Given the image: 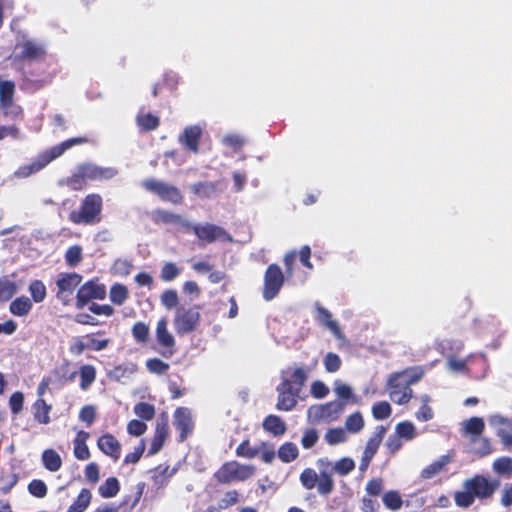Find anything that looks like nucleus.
Listing matches in <instances>:
<instances>
[{
	"mask_svg": "<svg viewBox=\"0 0 512 512\" xmlns=\"http://www.w3.org/2000/svg\"><path fill=\"white\" fill-rule=\"evenodd\" d=\"M89 141L86 136H79L69 138L50 149L39 153L37 157L28 165L21 166L16 174L19 177H29L30 175L39 172L46 167L50 162L60 157L66 150L70 149L75 145L85 144Z\"/></svg>",
	"mask_w": 512,
	"mask_h": 512,
	"instance_id": "f257e3e1",
	"label": "nucleus"
},
{
	"mask_svg": "<svg viewBox=\"0 0 512 512\" xmlns=\"http://www.w3.org/2000/svg\"><path fill=\"white\" fill-rule=\"evenodd\" d=\"M320 470V482L318 493L321 496H328L334 490V480L332 474L335 472L341 476H345L355 469V462L349 457L339 459L335 464L327 458H322L317 461Z\"/></svg>",
	"mask_w": 512,
	"mask_h": 512,
	"instance_id": "f03ea898",
	"label": "nucleus"
},
{
	"mask_svg": "<svg viewBox=\"0 0 512 512\" xmlns=\"http://www.w3.org/2000/svg\"><path fill=\"white\" fill-rule=\"evenodd\" d=\"M103 199L97 193L86 195L76 210L69 213L68 219L75 225H96L102 221Z\"/></svg>",
	"mask_w": 512,
	"mask_h": 512,
	"instance_id": "7ed1b4c3",
	"label": "nucleus"
},
{
	"mask_svg": "<svg viewBox=\"0 0 512 512\" xmlns=\"http://www.w3.org/2000/svg\"><path fill=\"white\" fill-rule=\"evenodd\" d=\"M15 50V61L18 63L41 62L47 57L46 45L26 34L17 39Z\"/></svg>",
	"mask_w": 512,
	"mask_h": 512,
	"instance_id": "20e7f679",
	"label": "nucleus"
},
{
	"mask_svg": "<svg viewBox=\"0 0 512 512\" xmlns=\"http://www.w3.org/2000/svg\"><path fill=\"white\" fill-rule=\"evenodd\" d=\"M255 472L254 465L231 460L223 463L213 477L218 484H230L236 481H245L251 478Z\"/></svg>",
	"mask_w": 512,
	"mask_h": 512,
	"instance_id": "39448f33",
	"label": "nucleus"
},
{
	"mask_svg": "<svg viewBox=\"0 0 512 512\" xmlns=\"http://www.w3.org/2000/svg\"><path fill=\"white\" fill-rule=\"evenodd\" d=\"M200 305H179L175 310L173 325L178 336L194 332L201 321Z\"/></svg>",
	"mask_w": 512,
	"mask_h": 512,
	"instance_id": "423d86ee",
	"label": "nucleus"
},
{
	"mask_svg": "<svg viewBox=\"0 0 512 512\" xmlns=\"http://www.w3.org/2000/svg\"><path fill=\"white\" fill-rule=\"evenodd\" d=\"M141 186L147 192L156 195L164 202H168L173 205H181L184 202V196L180 189L170 183L156 178H147L141 182Z\"/></svg>",
	"mask_w": 512,
	"mask_h": 512,
	"instance_id": "0eeeda50",
	"label": "nucleus"
},
{
	"mask_svg": "<svg viewBox=\"0 0 512 512\" xmlns=\"http://www.w3.org/2000/svg\"><path fill=\"white\" fill-rule=\"evenodd\" d=\"M186 232L192 231L200 245L220 242H232V236L221 226L213 223L192 224L188 222Z\"/></svg>",
	"mask_w": 512,
	"mask_h": 512,
	"instance_id": "6e6552de",
	"label": "nucleus"
},
{
	"mask_svg": "<svg viewBox=\"0 0 512 512\" xmlns=\"http://www.w3.org/2000/svg\"><path fill=\"white\" fill-rule=\"evenodd\" d=\"M104 331L89 333L84 336L74 337L70 343L69 351L73 355H81L85 350L101 351L106 349L110 344L109 338H97L104 335Z\"/></svg>",
	"mask_w": 512,
	"mask_h": 512,
	"instance_id": "1a4fd4ad",
	"label": "nucleus"
},
{
	"mask_svg": "<svg viewBox=\"0 0 512 512\" xmlns=\"http://www.w3.org/2000/svg\"><path fill=\"white\" fill-rule=\"evenodd\" d=\"M285 282V275L279 265L270 264L264 273L262 296L266 301L273 300Z\"/></svg>",
	"mask_w": 512,
	"mask_h": 512,
	"instance_id": "9d476101",
	"label": "nucleus"
},
{
	"mask_svg": "<svg viewBox=\"0 0 512 512\" xmlns=\"http://www.w3.org/2000/svg\"><path fill=\"white\" fill-rule=\"evenodd\" d=\"M106 295V286L98 278L88 280L77 291L76 306L83 308L92 300H104Z\"/></svg>",
	"mask_w": 512,
	"mask_h": 512,
	"instance_id": "9b49d317",
	"label": "nucleus"
},
{
	"mask_svg": "<svg viewBox=\"0 0 512 512\" xmlns=\"http://www.w3.org/2000/svg\"><path fill=\"white\" fill-rule=\"evenodd\" d=\"M346 402L334 400L325 404L313 405L309 408V415L316 421H334L343 413Z\"/></svg>",
	"mask_w": 512,
	"mask_h": 512,
	"instance_id": "f8f14e48",
	"label": "nucleus"
},
{
	"mask_svg": "<svg viewBox=\"0 0 512 512\" xmlns=\"http://www.w3.org/2000/svg\"><path fill=\"white\" fill-rule=\"evenodd\" d=\"M401 379V373L392 374L388 380V386L392 400L399 405H404L412 399L413 390L405 381H402Z\"/></svg>",
	"mask_w": 512,
	"mask_h": 512,
	"instance_id": "ddd939ff",
	"label": "nucleus"
},
{
	"mask_svg": "<svg viewBox=\"0 0 512 512\" xmlns=\"http://www.w3.org/2000/svg\"><path fill=\"white\" fill-rule=\"evenodd\" d=\"M499 481H489L482 475H476L467 480L464 484L465 489H470L475 497L485 499L491 497L499 486Z\"/></svg>",
	"mask_w": 512,
	"mask_h": 512,
	"instance_id": "4468645a",
	"label": "nucleus"
},
{
	"mask_svg": "<svg viewBox=\"0 0 512 512\" xmlns=\"http://www.w3.org/2000/svg\"><path fill=\"white\" fill-rule=\"evenodd\" d=\"M156 340L161 346L160 354L165 358H170L175 353V339L168 330L166 318H161L156 326Z\"/></svg>",
	"mask_w": 512,
	"mask_h": 512,
	"instance_id": "2eb2a0df",
	"label": "nucleus"
},
{
	"mask_svg": "<svg viewBox=\"0 0 512 512\" xmlns=\"http://www.w3.org/2000/svg\"><path fill=\"white\" fill-rule=\"evenodd\" d=\"M82 279V275L76 272L60 273L56 280L57 297L66 302V298L73 294L75 288L82 282Z\"/></svg>",
	"mask_w": 512,
	"mask_h": 512,
	"instance_id": "dca6fc26",
	"label": "nucleus"
},
{
	"mask_svg": "<svg viewBox=\"0 0 512 512\" xmlns=\"http://www.w3.org/2000/svg\"><path fill=\"white\" fill-rule=\"evenodd\" d=\"M385 433H386V428L382 425L378 426L376 428V432L374 433V435L371 438H369V440L367 441L366 446L363 451V454H362L360 466H359V469L361 471H365L368 468V466L370 465L373 457L375 456V454L377 453V451L381 445V442L384 438Z\"/></svg>",
	"mask_w": 512,
	"mask_h": 512,
	"instance_id": "f3484780",
	"label": "nucleus"
},
{
	"mask_svg": "<svg viewBox=\"0 0 512 512\" xmlns=\"http://www.w3.org/2000/svg\"><path fill=\"white\" fill-rule=\"evenodd\" d=\"M169 436V420L165 413H162L156 421L154 436L151 440L149 455L158 453Z\"/></svg>",
	"mask_w": 512,
	"mask_h": 512,
	"instance_id": "a211bd4d",
	"label": "nucleus"
},
{
	"mask_svg": "<svg viewBox=\"0 0 512 512\" xmlns=\"http://www.w3.org/2000/svg\"><path fill=\"white\" fill-rule=\"evenodd\" d=\"M174 426L179 431V441L183 442L192 433L194 422L191 411L186 407H178L174 412Z\"/></svg>",
	"mask_w": 512,
	"mask_h": 512,
	"instance_id": "6ab92c4d",
	"label": "nucleus"
},
{
	"mask_svg": "<svg viewBox=\"0 0 512 512\" xmlns=\"http://www.w3.org/2000/svg\"><path fill=\"white\" fill-rule=\"evenodd\" d=\"M278 393L276 408L279 411H291L297 403L300 392L296 389H292L290 384L281 385L276 387Z\"/></svg>",
	"mask_w": 512,
	"mask_h": 512,
	"instance_id": "aec40b11",
	"label": "nucleus"
},
{
	"mask_svg": "<svg viewBox=\"0 0 512 512\" xmlns=\"http://www.w3.org/2000/svg\"><path fill=\"white\" fill-rule=\"evenodd\" d=\"M307 371L301 367H289L281 373V385L290 384L292 389L301 392L307 381Z\"/></svg>",
	"mask_w": 512,
	"mask_h": 512,
	"instance_id": "412c9836",
	"label": "nucleus"
},
{
	"mask_svg": "<svg viewBox=\"0 0 512 512\" xmlns=\"http://www.w3.org/2000/svg\"><path fill=\"white\" fill-rule=\"evenodd\" d=\"M151 220L155 225L180 226L186 231L189 221L185 220L180 214L173 213L165 209H156L151 214Z\"/></svg>",
	"mask_w": 512,
	"mask_h": 512,
	"instance_id": "4be33fe9",
	"label": "nucleus"
},
{
	"mask_svg": "<svg viewBox=\"0 0 512 512\" xmlns=\"http://www.w3.org/2000/svg\"><path fill=\"white\" fill-rule=\"evenodd\" d=\"M97 447L103 454L109 456L114 461H117L121 456V444L111 433L101 435L97 440Z\"/></svg>",
	"mask_w": 512,
	"mask_h": 512,
	"instance_id": "5701e85b",
	"label": "nucleus"
},
{
	"mask_svg": "<svg viewBox=\"0 0 512 512\" xmlns=\"http://www.w3.org/2000/svg\"><path fill=\"white\" fill-rule=\"evenodd\" d=\"M202 130L199 126H188L184 129L179 141L191 152L198 153Z\"/></svg>",
	"mask_w": 512,
	"mask_h": 512,
	"instance_id": "b1692460",
	"label": "nucleus"
},
{
	"mask_svg": "<svg viewBox=\"0 0 512 512\" xmlns=\"http://www.w3.org/2000/svg\"><path fill=\"white\" fill-rule=\"evenodd\" d=\"M85 176L91 181L109 180L117 175V169L113 167H100L94 164L85 163Z\"/></svg>",
	"mask_w": 512,
	"mask_h": 512,
	"instance_id": "393cba45",
	"label": "nucleus"
},
{
	"mask_svg": "<svg viewBox=\"0 0 512 512\" xmlns=\"http://www.w3.org/2000/svg\"><path fill=\"white\" fill-rule=\"evenodd\" d=\"M89 437V432L84 430L77 432L76 437L73 440V454L76 459L84 461L91 457L89 447L86 443Z\"/></svg>",
	"mask_w": 512,
	"mask_h": 512,
	"instance_id": "a878e982",
	"label": "nucleus"
},
{
	"mask_svg": "<svg viewBox=\"0 0 512 512\" xmlns=\"http://www.w3.org/2000/svg\"><path fill=\"white\" fill-rule=\"evenodd\" d=\"M262 425L265 431L274 436H281L287 430L286 424L281 417L273 414L266 416Z\"/></svg>",
	"mask_w": 512,
	"mask_h": 512,
	"instance_id": "bb28decb",
	"label": "nucleus"
},
{
	"mask_svg": "<svg viewBox=\"0 0 512 512\" xmlns=\"http://www.w3.org/2000/svg\"><path fill=\"white\" fill-rule=\"evenodd\" d=\"M79 377V387L81 390L86 391L96 381L97 370L91 364H83L79 367Z\"/></svg>",
	"mask_w": 512,
	"mask_h": 512,
	"instance_id": "cd10ccee",
	"label": "nucleus"
},
{
	"mask_svg": "<svg viewBox=\"0 0 512 512\" xmlns=\"http://www.w3.org/2000/svg\"><path fill=\"white\" fill-rule=\"evenodd\" d=\"M52 407L43 398H38L33 404L34 420L39 424L50 423V411Z\"/></svg>",
	"mask_w": 512,
	"mask_h": 512,
	"instance_id": "c85d7f7f",
	"label": "nucleus"
},
{
	"mask_svg": "<svg viewBox=\"0 0 512 512\" xmlns=\"http://www.w3.org/2000/svg\"><path fill=\"white\" fill-rule=\"evenodd\" d=\"M317 311V320L325 327H327L330 331H332L336 336H340V328L338 323L332 319V314L320 304H316Z\"/></svg>",
	"mask_w": 512,
	"mask_h": 512,
	"instance_id": "c756f323",
	"label": "nucleus"
},
{
	"mask_svg": "<svg viewBox=\"0 0 512 512\" xmlns=\"http://www.w3.org/2000/svg\"><path fill=\"white\" fill-rule=\"evenodd\" d=\"M266 445L265 442H262L260 446L254 447L251 445L249 439H244L236 448L235 454L238 457L246 458V459H253L257 457L260 454V451L262 448H264Z\"/></svg>",
	"mask_w": 512,
	"mask_h": 512,
	"instance_id": "7c9ffc66",
	"label": "nucleus"
},
{
	"mask_svg": "<svg viewBox=\"0 0 512 512\" xmlns=\"http://www.w3.org/2000/svg\"><path fill=\"white\" fill-rule=\"evenodd\" d=\"M32 307V301L26 296H21L10 303L9 310L13 315L23 317L29 314Z\"/></svg>",
	"mask_w": 512,
	"mask_h": 512,
	"instance_id": "2f4dec72",
	"label": "nucleus"
},
{
	"mask_svg": "<svg viewBox=\"0 0 512 512\" xmlns=\"http://www.w3.org/2000/svg\"><path fill=\"white\" fill-rule=\"evenodd\" d=\"M91 499L90 490L82 488L75 501L68 507L67 512H84L89 507Z\"/></svg>",
	"mask_w": 512,
	"mask_h": 512,
	"instance_id": "473e14b6",
	"label": "nucleus"
},
{
	"mask_svg": "<svg viewBox=\"0 0 512 512\" xmlns=\"http://www.w3.org/2000/svg\"><path fill=\"white\" fill-rule=\"evenodd\" d=\"M43 466L50 472H56L62 467L60 455L53 449H46L42 453Z\"/></svg>",
	"mask_w": 512,
	"mask_h": 512,
	"instance_id": "72a5a7b5",
	"label": "nucleus"
},
{
	"mask_svg": "<svg viewBox=\"0 0 512 512\" xmlns=\"http://www.w3.org/2000/svg\"><path fill=\"white\" fill-rule=\"evenodd\" d=\"M450 462V459L448 456H442L440 459L432 462L427 467H425L421 471V478L423 479H431L434 476L441 473L446 465Z\"/></svg>",
	"mask_w": 512,
	"mask_h": 512,
	"instance_id": "f704fd0d",
	"label": "nucleus"
},
{
	"mask_svg": "<svg viewBox=\"0 0 512 512\" xmlns=\"http://www.w3.org/2000/svg\"><path fill=\"white\" fill-rule=\"evenodd\" d=\"M277 455L283 463H290L298 458L299 450L295 443L285 442L279 447Z\"/></svg>",
	"mask_w": 512,
	"mask_h": 512,
	"instance_id": "c9c22d12",
	"label": "nucleus"
},
{
	"mask_svg": "<svg viewBox=\"0 0 512 512\" xmlns=\"http://www.w3.org/2000/svg\"><path fill=\"white\" fill-rule=\"evenodd\" d=\"M109 297L113 304L121 306L129 298L128 288L124 284L115 283L110 288Z\"/></svg>",
	"mask_w": 512,
	"mask_h": 512,
	"instance_id": "e433bc0d",
	"label": "nucleus"
},
{
	"mask_svg": "<svg viewBox=\"0 0 512 512\" xmlns=\"http://www.w3.org/2000/svg\"><path fill=\"white\" fill-rule=\"evenodd\" d=\"M120 491V483L116 477L107 478L98 488V492L102 498L115 497Z\"/></svg>",
	"mask_w": 512,
	"mask_h": 512,
	"instance_id": "4c0bfd02",
	"label": "nucleus"
},
{
	"mask_svg": "<svg viewBox=\"0 0 512 512\" xmlns=\"http://www.w3.org/2000/svg\"><path fill=\"white\" fill-rule=\"evenodd\" d=\"M87 180L89 179L85 176V166L82 164L78 166L77 172L67 178V185L71 189L78 191L86 186Z\"/></svg>",
	"mask_w": 512,
	"mask_h": 512,
	"instance_id": "58836bf2",
	"label": "nucleus"
},
{
	"mask_svg": "<svg viewBox=\"0 0 512 512\" xmlns=\"http://www.w3.org/2000/svg\"><path fill=\"white\" fill-rule=\"evenodd\" d=\"M136 121L138 127L146 132L156 130L160 125L159 118L151 113L139 114Z\"/></svg>",
	"mask_w": 512,
	"mask_h": 512,
	"instance_id": "ea45409f",
	"label": "nucleus"
},
{
	"mask_svg": "<svg viewBox=\"0 0 512 512\" xmlns=\"http://www.w3.org/2000/svg\"><path fill=\"white\" fill-rule=\"evenodd\" d=\"M300 482L302 486L307 490H311L314 488L318 489L320 482V474L318 475L316 471L312 468H306L300 474Z\"/></svg>",
	"mask_w": 512,
	"mask_h": 512,
	"instance_id": "a19ab883",
	"label": "nucleus"
},
{
	"mask_svg": "<svg viewBox=\"0 0 512 512\" xmlns=\"http://www.w3.org/2000/svg\"><path fill=\"white\" fill-rule=\"evenodd\" d=\"M18 287L14 281L5 277L0 278V302L9 301L16 293Z\"/></svg>",
	"mask_w": 512,
	"mask_h": 512,
	"instance_id": "79ce46f5",
	"label": "nucleus"
},
{
	"mask_svg": "<svg viewBox=\"0 0 512 512\" xmlns=\"http://www.w3.org/2000/svg\"><path fill=\"white\" fill-rule=\"evenodd\" d=\"M324 439L328 445L334 446L347 441V434L344 428H330L326 431Z\"/></svg>",
	"mask_w": 512,
	"mask_h": 512,
	"instance_id": "37998d69",
	"label": "nucleus"
},
{
	"mask_svg": "<svg viewBox=\"0 0 512 512\" xmlns=\"http://www.w3.org/2000/svg\"><path fill=\"white\" fill-rule=\"evenodd\" d=\"M485 429L484 420L480 417H471L464 423V432L472 436H480Z\"/></svg>",
	"mask_w": 512,
	"mask_h": 512,
	"instance_id": "c03bdc74",
	"label": "nucleus"
},
{
	"mask_svg": "<svg viewBox=\"0 0 512 512\" xmlns=\"http://www.w3.org/2000/svg\"><path fill=\"white\" fill-rule=\"evenodd\" d=\"M15 83L11 80H0V104L14 101Z\"/></svg>",
	"mask_w": 512,
	"mask_h": 512,
	"instance_id": "a18cd8bd",
	"label": "nucleus"
},
{
	"mask_svg": "<svg viewBox=\"0 0 512 512\" xmlns=\"http://www.w3.org/2000/svg\"><path fill=\"white\" fill-rule=\"evenodd\" d=\"M494 471L502 476L511 477L512 476V458L508 456H503L497 458L493 462Z\"/></svg>",
	"mask_w": 512,
	"mask_h": 512,
	"instance_id": "49530a36",
	"label": "nucleus"
},
{
	"mask_svg": "<svg viewBox=\"0 0 512 512\" xmlns=\"http://www.w3.org/2000/svg\"><path fill=\"white\" fill-rule=\"evenodd\" d=\"M28 290L34 302H43L46 298L47 291L46 286L41 280H33L30 282Z\"/></svg>",
	"mask_w": 512,
	"mask_h": 512,
	"instance_id": "de8ad7c7",
	"label": "nucleus"
},
{
	"mask_svg": "<svg viewBox=\"0 0 512 512\" xmlns=\"http://www.w3.org/2000/svg\"><path fill=\"white\" fill-rule=\"evenodd\" d=\"M191 190L201 198H210L216 192V185L212 182H198L192 185Z\"/></svg>",
	"mask_w": 512,
	"mask_h": 512,
	"instance_id": "09e8293b",
	"label": "nucleus"
},
{
	"mask_svg": "<svg viewBox=\"0 0 512 512\" xmlns=\"http://www.w3.org/2000/svg\"><path fill=\"white\" fill-rule=\"evenodd\" d=\"M181 274V268L173 262H166L161 268L160 278L164 282H171Z\"/></svg>",
	"mask_w": 512,
	"mask_h": 512,
	"instance_id": "8fccbe9b",
	"label": "nucleus"
},
{
	"mask_svg": "<svg viewBox=\"0 0 512 512\" xmlns=\"http://www.w3.org/2000/svg\"><path fill=\"white\" fill-rule=\"evenodd\" d=\"M65 262L69 267L78 266L82 259V248L79 245H73L65 252Z\"/></svg>",
	"mask_w": 512,
	"mask_h": 512,
	"instance_id": "3c124183",
	"label": "nucleus"
},
{
	"mask_svg": "<svg viewBox=\"0 0 512 512\" xmlns=\"http://www.w3.org/2000/svg\"><path fill=\"white\" fill-rule=\"evenodd\" d=\"M382 501L386 508L398 510L402 507L403 500L401 495L394 490L388 491L383 495Z\"/></svg>",
	"mask_w": 512,
	"mask_h": 512,
	"instance_id": "603ef678",
	"label": "nucleus"
},
{
	"mask_svg": "<svg viewBox=\"0 0 512 512\" xmlns=\"http://www.w3.org/2000/svg\"><path fill=\"white\" fill-rule=\"evenodd\" d=\"M161 304L167 309L171 310L173 308H177L179 305V297L178 293L174 289H167L162 292L160 296Z\"/></svg>",
	"mask_w": 512,
	"mask_h": 512,
	"instance_id": "864d4df0",
	"label": "nucleus"
},
{
	"mask_svg": "<svg viewBox=\"0 0 512 512\" xmlns=\"http://www.w3.org/2000/svg\"><path fill=\"white\" fill-rule=\"evenodd\" d=\"M364 427V420L360 412L349 415L345 421V429L351 433H358Z\"/></svg>",
	"mask_w": 512,
	"mask_h": 512,
	"instance_id": "5fc2aeb1",
	"label": "nucleus"
},
{
	"mask_svg": "<svg viewBox=\"0 0 512 512\" xmlns=\"http://www.w3.org/2000/svg\"><path fill=\"white\" fill-rule=\"evenodd\" d=\"M396 435L405 440H412L416 436L415 426L409 421H403L396 425Z\"/></svg>",
	"mask_w": 512,
	"mask_h": 512,
	"instance_id": "6e6d98bb",
	"label": "nucleus"
},
{
	"mask_svg": "<svg viewBox=\"0 0 512 512\" xmlns=\"http://www.w3.org/2000/svg\"><path fill=\"white\" fill-rule=\"evenodd\" d=\"M392 413L391 405L387 401H380L373 405L372 414L377 420H384L390 417Z\"/></svg>",
	"mask_w": 512,
	"mask_h": 512,
	"instance_id": "4d7b16f0",
	"label": "nucleus"
},
{
	"mask_svg": "<svg viewBox=\"0 0 512 512\" xmlns=\"http://www.w3.org/2000/svg\"><path fill=\"white\" fill-rule=\"evenodd\" d=\"M134 412L142 420H151L155 416V408L152 404L147 402H139L134 406Z\"/></svg>",
	"mask_w": 512,
	"mask_h": 512,
	"instance_id": "13d9d810",
	"label": "nucleus"
},
{
	"mask_svg": "<svg viewBox=\"0 0 512 512\" xmlns=\"http://www.w3.org/2000/svg\"><path fill=\"white\" fill-rule=\"evenodd\" d=\"M149 326L144 322H136L132 327V335L136 342L145 343L149 338Z\"/></svg>",
	"mask_w": 512,
	"mask_h": 512,
	"instance_id": "bf43d9fd",
	"label": "nucleus"
},
{
	"mask_svg": "<svg viewBox=\"0 0 512 512\" xmlns=\"http://www.w3.org/2000/svg\"><path fill=\"white\" fill-rule=\"evenodd\" d=\"M144 487H145L144 483H139L137 485V491H136L135 495L133 497H131V496L125 497L118 508H124V507L128 506L127 509L125 508V512L131 511L140 501L143 491H144Z\"/></svg>",
	"mask_w": 512,
	"mask_h": 512,
	"instance_id": "052dcab7",
	"label": "nucleus"
},
{
	"mask_svg": "<svg viewBox=\"0 0 512 512\" xmlns=\"http://www.w3.org/2000/svg\"><path fill=\"white\" fill-rule=\"evenodd\" d=\"M169 364L159 358H151L146 361V368L150 373L162 375L169 370Z\"/></svg>",
	"mask_w": 512,
	"mask_h": 512,
	"instance_id": "680f3d73",
	"label": "nucleus"
},
{
	"mask_svg": "<svg viewBox=\"0 0 512 512\" xmlns=\"http://www.w3.org/2000/svg\"><path fill=\"white\" fill-rule=\"evenodd\" d=\"M400 373L402 374V378L408 376L404 381L411 387V385L417 383L423 377L424 370L421 366H415L407 368Z\"/></svg>",
	"mask_w": 512,
	"mask_h": 512,
	"instance_id": "e2e57ef3",
	"label": "nucleus"
},
{
	"mask_svg": "<svg viewBox=\"0 0 512 512\" xmlns=\"http://www.w3.org/2000/svg\"><path fill=\"white\" fill-rule=\"evenodd\" d=\"M29 493L37 498H44L47 495L48 489L43 480L34 479L28 484Z\"/></svg>",
	"mask_w": 512,
	"mask_h": 512,
	"instance_id": "0e129e2a",
	"label": "nucleus"
},
{
	"mask_svg": "<svg viewBox=\"0 0 512 512\" xmlns=\"http://www.w3.org/2000/svg\"><path fill=\"white\" fill-rule=\"evenodd\" d=\"M455 503L459 507L467 508L474 503L475 496L470 489L455 493Z\"/></svg>",
	"mask_w": 512,
	"mask_h": 512,
	"instance_id": "69168bd1",
	"label": "nucleus"
},
{
	"mask_svg": "<svg viewBox=\"0 0 512 512\" xmlns=\"http://www.w3.org/2000/svg\"><path fill=\"white\" fill-rule=\"evenodd\" d=\"M96 416V408L93 405H85L79 412V419L84 422L87 427H90L94 423Z\"/></svg>",
	"mask_w": 512,
	"mask_h": 512,
	"instance_id": "338daca9",
	"label": "nucleus"
},
{
	"mask_svg": "<svg viewBox=\"0 0 512 512\" xmlns=\"http://www.w3.org/2000/svg\"><path fill=\"white\" fill-rule=\"evenodd\" d=\"M342 361L336 353L329 352L324 358V366L327 372H337L341 367Z\"/></svg>",
	"mask_w": 512,
	"mask_h": 512,
	"instance_id": "774afa93",
	"label": "nucleus"
}]
</instances>
